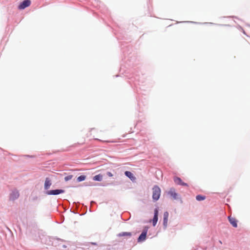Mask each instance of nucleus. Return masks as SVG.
I'll use <instances>...</instances> for the list:
<instances>
[{"mask_svg":"<svg viewBox=\"0 0 250 250\" xmlns=\"http://www.w3.org/2000/svg\"><path fill=\"white\" fill-rule=\"evenodd\" d=\"M30 0H24L18 6V9L20 10H22L25 8L29 6L31 4Z\"/></svg>","mask_w":250,"mask_h":250,"instance_id":"3","label":"nucleus"},{"mask_svg":"<svg viewBox=\"0 0 250 250\" xmlns=\"http://www.w3.org/2000/svg\"><path fill=\"white\" fill-rule=\"evenodd\" d=\"M103 132V131L101 130H99L95 128H91L87 134L88 137H93L95 140H98L99 141L104 142V143H116L118 142L117 141H102L101 140L98 139L96 138V137L98 136L101 133Z\"/></svg>","mask_w":250,"mask_h":250,"instance_id":"1","label":"nucleus"},{"mask_svg":"<svg viewBox=\"0 0 250 250\" xmlns=\"http://www.w3.org/2000/svg\"><path fill=\"white\" fill-rule=\"evenodd\" d=\"M125 174L126 176L128 177L132 181L134 182L136 180V177L134 176L133 174L130 171H126L125 172Z\"/></svg>","mask_w":250,"mask_h":250,"instance_id":"11","label":"nucleus"},{"mask_svg":"<svg viewBox=\"0 0 250 250\" xmlns=\"http://www.w3.org/2000/svg\"><path fill=\"white\" fill-rule=\"evenodd\" d=\"M167 194L169 195L173 199L176 200L178 199V195L176 192L175 190L173 188H171L167 192Z\"/></svg>","mask_w":250,"mask_h":250,"instance_id":"4","label":"nucleus"},{"mask_svg":"<svg viewBox=\"0 0 250 250\" xmlns=\"http://www.w3.org/2000/svg\"><path fill=\"white\" fill-rule=\"evenodd\" d=\"M103 179V175L101 174L93 177V180L96 181H101Z\"/></svg>","mask_w":250,"mask_h":250,"instance_id":"14","label":"nucleus"},{"mask_svg":"<svg viewBox=\"0 0 250 250\" xmlns=\"http://www.w3.org/2000/svg\"><path fill=\"white\" fill-rule=\"evenodd\" d=\"M158 210L157 208L154 209V215L152 219L153 226L154 227L156 226L158 221Z\"/></svg>","mask_w":250,"mask_h":250,"instance_id":"8","label":"nucleus"},{"mask_svg":"<svg viewBox=\"0 0 250 250\" xmlns=\"http://www.w3.org/2000/svg\"><path fill=\"white\" fill-rule=\"evenodd\" d=\"M146 234H147V230H146V229L144 230L143 231V232H142V233L141 234V235L139 236V237L138 239V241L139 242H142V241H144V240H145L146 239Z\"/></svg>","mask_w":250,"mask_h":250,"instance_id":"7","label":"nucleus"},{"mask_svg":"<svg viewBox=\"0 0 250 250\" xmlns=\"http://www.w3.org/2000/svg\"><path fill=\"white\" fill-rule=\"evenodd\" d=\"M19 192L17 190H14L10 194L9 199L10 200L14 201L18 199L19 197Z\"/></svg>","mask_w":250,"mask_h":250,"instance_id":"5","label":"nucleus"},{"mask_svg":"<svg viewBox=\"0 0 250 250\" xmlns=\"http://www.w3.org/2000/svg\"><path fill=\"white\" fill-rule=\"evenodd\" d=\"M107 175L109 176V177H112L113 176V174L111 172H107Z\"/></svg>","mask_w":250,"mask_h":250,"instance_id":"19","label":"nucleus"},{"mask_svg":"<svg viewBox=\"0 0 250 250\" xmlns=\"http://www.w3.org/2000/svg\"><path fill=\"white\" fill-rule=\"evenodd\" d=\"M64 192V190L62 189H54L48 190L46 192L48 195H58Z\"/></svg>","mask_w":250,"mask_h":250,"instance_id":"6","label":"nucleus"},{"mask_svg":"<svg viewBox=\"0 0 250 250\" xmlns=\"http://www.w3.org/2000/svg\"><path fill=\"white\" fill-rule=\"evenodd\" d=\"M85 179H86V176L85 175H81L77 178V181L78 182H81V181L85 180Z\"/></svg>","mask_w":250,"mask_h":250,"instance_id":"17","label":"nucleus"},{"mask_svg":"<svg viewBox=\"0 0 250 250\" xmlns=\"http://www.w3.org/2000/svg\"><path fill=\"white\" fill-rule=\"evenodd\" d=\"M174 181L176 184L182 185L183 186H187V187L188 186V184L186 183L183 182L182 181L181 179L179 177H174Z\"/></svg>","mask_w":250,"mask_h":250,"instance_id":"9","label":"nucleus"},{"mask_svg":"<svg viewBox=\"0 0 250 250\" xmlns=\"http://www.w3.org/2000/svg\"><path fill=\"white\" fill-rule=\"evenodd\" d=\"M52 183L49 178H46L44 182V189H48L51 186Z\"/></svg>","mask_w":250,"mask_h":250,"instance_id":"12","label":"nucleus"},{"mask_svg":"<svg viewBox=\"0 0 250 250\" xmlns=\"http://www.w3.org/2000/svg\"><path fill=\"white\" fill-rule=\"evenodd\" d=\"M206 199V196L201 195H198L196 196V199L198 201L204 200Z\"/></svg>","mask_w":250,"mask_h":250,"instance_id":"16","label":"nucleus"},{"mask_svg":"<svg viewBox=\"0 0 250 250\" xmlns=\"http://www.w3.org/2000/svg\"><path fill=\"white\" fill-rule=\"evenodd\" d=\"M78 145H79V144L78 143V144H75L74 145H73L72 146H78Z\"/></svg>","mask_w":250,"mask_h":250,"instance_id":"20","label":"nucleus"},{"mask_svg":"<svg viewBox=\"0 0 250 250\" xmlns=\"http://www.w3.org/2000/svg\"><path fill=\"white\" fill-rule=\"evenodd\" d=\"M72 177H73V176L72 175H70L65 177L64 180L65 181H67L71 180L72 178Z\"/></svg>","mask_w":250,"mask_h":250,"instance_id":"18","label":"nucleus"},{"mask_svg":"<svg viewBox=\"0 0 250 250\" xmlns=\"http://www.w3.org/2000/svg\"><path fill=\"white\" fill-rule=\"evenodd\" d=\"M132 235V234L131 232H123L121 233H120L118 234L119 236L122 237V236H128L130 237Z\"/></svg>","mask_w":250,"mask_h":250,"instance_id":"15","label":"nucleus"},{"mask_svg":"<svg viewBox=\"0 0 250 250\" xmlns=\"http://www.w3.org/2000/svg\"><path fill=\"white\" fill-rule=\"evenodd\" d=\"M168 212L167 211H166L164 213V221H163V224L164 226L167 227V221H168Z\"/></svg>","mask_w":250,"mask_h":250,"instance_id":"13","label":"nucleus"},{"mask_svg":"<svg viewBox=\"0 0 250 250\" xmlns=\"http://www.w3.org/2000/svg\"><path fill=\"white\" fill-rule=\"evenodd\" d=\"M122 137H125V134L123 135L122 136Z\"/></svg>","mask_w":250,"mask_h":250,"instance_id":"21","label":"nucleus"},{"mask_svg":"<svg viewBox=\"0 0 250 250\" xmlns=\"http://www.w3.org/2000/svg\"><path fill=\"white\" fill-rule=\"evenodd\" d=\"M152 198L155 201H157L161 194V189L158 186H155L153 188Z\"/></svg>","mask_w":250,"mask_h":250,"instance_id":"2","label":"nucleus"},{"mask_svg":"<svg viewBox=\"0 0 250 250\" xmlns=\"http://www.w3.org/2000/svg\"><path fill=\"white\" fill-rule=\"evenodd\" d=\"M228 219L229 223L232 225V226L233 227L236 228L237 227V220L235 218L232 217L231 216H229Z\"/></svg>","mask_w":250,"mask_h":250,"instance_id":"10","label":"nucleus"}]
</instances>
